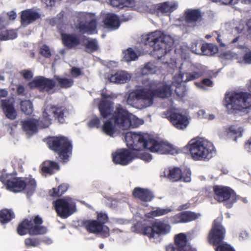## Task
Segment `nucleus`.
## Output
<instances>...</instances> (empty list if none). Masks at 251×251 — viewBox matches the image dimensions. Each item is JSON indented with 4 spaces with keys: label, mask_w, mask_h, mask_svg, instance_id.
Returning <instances> with one entry per match:
<instances>
[{
    "label": "nucleus",
    "mask_w": 251,
    "mask_h": 251,
    "mask_svg": "<svg viewBox=\"0 0 251 251\" xmlns=\"http://www.w3.org/2000/svg\"><path fill=\"white\" fill-rule=\"evenodd\" d=\"M99 109L103 118H108L103 124L102 130L104 133L113 137L116 127L127 130L130 127H137L144 123V121L129 113L120 104L113 111V103L109 100H102L99 104Z\"/></svg>",
    "instance_id": "f257e3e1"
},
{
    "label": "nucleus",
    "mask_w": 251,
    "mask_h": 251,
    "mask_svg": "<svg viewBox=\"0 0 251 251\" xmlns=\"http://www.w3.org/2000/svg\"><path fill=\"white\" fill-rule=\"evenodd\" d=\"M157 85L154 81L145 78L142 88L129 93L127 103L137 108H143L152 104L154 96L165 98L171 96L172 90L169 85L163 84L156 88Z\"/></svg>",
    "instance_id": "f03ea898"
},
{
    "label": "nucleus",
    "mask_w": 251,
    "mask_h": 251,
    "mask_svg": "<svg viewBox=\"0 0 251 251\" xmlns=\"http://www.w3.org/2000/svg\"><path fill=\"white\" fill-rule=\"evenodd\" d=\"M125 139L127 147L133 151L147 149L151 152L159 154L173 153L170 145L151 139L146 133L127 132Z\"/></svg>",
    "instance_id": "7ed1b4c3"
},
{
    "label": "nucleus",
    "mask_w": 251,
    "mask_h": 251,
    "mask_svg": "<svg viewBox=\"0 0 251 251\" xmlns=\"http://www.w3.org/2000/svg\"><path fill=\"white\" fill-rule=\"evenodd\" d=\"M67 114V110L63 107L49 105L46 106L43 112L42 120L38 121L30 119L25 121L23 122V128L27 134H33L37 132L38 126L41 127H48L51 124L52 118H57L60 123H63Z\"/></svg>",
    "instance_id": "20e7f679"
},
{
    "label": "nucleus",
    "mask_w": 251,
    "mask_h": 251,
    "mask_svg": "<svg viewBox=\"0 0 251 251\" xmlns=\"http://www.w3.org/2000/svg\"><path fill=\"white\" fill-rule=\"evenodd\" d=\"M142 42L153 48V54L160 59L171 50L174 43L173 38L164 31L156 30L143 36Z\"/></svg>",
    "instance_id": "39448f33"
},
{
    "label": "nucleus",
    "mask_w": 251,
    "mask_h": 251,
    "mask_svg": "<svg viewBox=\"0 0 251 251\" xmlns=\"http://www.w3.org/2000/svg\"><path fill=\"white\" fill-rule=\"evenodd\" d=\"M226 105L228 113H248L251 109V94L247 92L229 93L225 96Z\"/></svg>",
    "instance_id": "423d86ee"
},
{
    "label": "nucleus",
    "mask_w": 251,
    "mask_h": 251,
    "mask_svg": "<svg viewBox=\"0 0 251 251\" xmlns=\"http://www.w3.org/2000/svg\"><path fill=\"white\" fill-rule=\"evenodd\" d=\"M0 181L11 192L17 193L25 189L28 197L32 195L36 187V183L34 179H30L25 182L12 174L2 173L0 176Z\"/></svg>",
    "instance_id": "0eeeda50"
},
{
    "label": "nucleus",
    "mask_w": 251,
    "mask_h": 251,
    "mask_svg": "<svg viewBox=\"0 0 251 251\" xmlns=\"http://www.w3.org/2000/svg\"><path fill=\"white\" fill-rule=\"evenodd\" d=\"M187 147L192 157L195 160H209L215 152L213 144L203 138L191 140Z\"/></svg>",
    "instance_id": "6e6552de"
},
{
    "label": "nucleus",
    "mask_w": 251,
    "mask_h": 251,
    "mask_svg": "<svg viewBox=\"0 0 251 251\" xmlns=\"http://www.w3.org/2000/svg\"><path fill=\"white\" fill-rule=\"evenodd\" d=\"M42 224V218L36 216L33 220H25L19 225L17 231L20 235H25L27 232L31 235L44 234L47 232V228Z\"/></svg>",
    "instance_id": "1a4fd4ad"
},
{
    "label": "nucleus",
    "mask_w": 251,
    "mask_h": 251,
    "mask_svg": "<svg viewBox=\"0 0 251 251\" xmlns=\"http://www.w3.org/2000/svg\"><path fill=\"white\" fill-rule=\"evenodd\" d=\"M48 145L52 150L59 152L61 160L64 162L68 160L72 153V145L67 138L63 136L52 138L48 141Z\"/></svg>",
    "instance_id": "9d476101"
},
{
    "label": "nucleus",
    "mask_w": 251,
    "mask_h": 251,
    "mask_svg": "<svg viewBox=\"0 0 251 251\" xmlns=\"http://www.w3.org/2000/svg\"><path fill=\"white\" fill-rule=\"evenodd\" d=\"M215 199L223 202L227 208H231L239 197L228 187L215 186L213 187Z\"/></svg>",
    "instance_id": "9b49d317"
},
{
    "label": "nucleus",
    "mask_w": 251,
    "mask_h": 251,
    "mask_svg": "<svg viewBox=\"0 0 251 251\" xmlns=\"http://www.w3.org/2000/svg\"><path fill=\"white\" fill-rule=\"evenodd\" d=\"M222 219L218 218L213 222L208 237L210 244L219 245L223 242L226 235V229L221 224Z\"/></svg>",
    "instance_id": "f8f14e48"
},
{
    "label": "nucleus",
    "mask_w": 251,
    "mask_h": 251,
    "mask_svg": "<svg viewBox=\"0 0 251 251\" xmlns=\"http://www.w3.org/2000/svg\"><path fill=\"white\" fill-rule=\"evenodd\" d=\"M53 203L57 214L61 218H66L76 211L75 203L69 197L59 199Z\"/></svg>",
    "instance_id": "ddd939ff"
},
{
    "label": "nucleus",
    "mask_w": 251,
    "mask_h": 251,
    "mask_svg": "<svg viewBox=\"0 0 251 251\" xmlns=\"http://www.w3.org/2000/svg\"><path fill=\"white\" fill-rule=\"evenodd\" d=\"M171 229V227L169 224L159 221L154 222L151 226L146 227L144 230V233L150 239H154L169 233Z\"/></svg>",
    "instance_id": "4468645a"
},
{
    "label": "nucleus",
    "mask_w": 251,
    "mask_h": 251,
    "mask_svg": "<svg viewBox=\"0 0 251 251\" xmlns=\"http://www.w3.org/2000/svg\"><path fill=\"white\" fill-rule=\"evenodd\" d=\"M174 245L166 247V251H196L190 245L187 244V237L184 233H180L175 237Z\"/></svg>",
    "instance_id": "2eb2a0df"
},
{
    "label": "nucleus",
    "mask_w": 251,
    "mask_h": 251,
    "mask_svg": "<svg viewBox=\"0 0 251 251\" xmlns=\"http://www.w3.org/2000/svg\"><path fill=\"white\" fill-rule=\"evenodd\" d=\"M185 63L181 64L179 67L178 73L175 75V83H182L193 80L199 78L202 75L201 72H194L192 73L187 72L184 66Z\"/></svg>",
    "instance_id": "dca6fc26"
},
{
    "label": "nucleus",
    "mask_w": 251,
    "mask_h": 251,
    "mask_svg": "<svg viewBox=\"0 0 251 251\" xmlns=\"http://www.w3.org/2000/svg\"><path fill=\"white\" fill-rule=\"evenodd\" d=\"M200 214L192 212L185 211L171 216L170 221L172 224H176L180 223H187L195 220L200 217Z\"/></svg>",
    "instance_id": "f3484780"
},
{
    "label": "nucleus",
    "mask_w": 251,
    "mask_h": 251,
    "mask_svg": "<svg viewBox=\"0 0 251 251\" xmlns=\"http://www.w3.org/2000/svg\"><path fill=\"white\" fill-rule=\"evenodd\" d=\"M87 230L93 233H101L104 237L109 236V228L99 223L97 221L93 220L87 222L85 224Z\"/></svg>",
    "instance_id": "a211bd4d"
},
{
    "label": "nucleus",
    "mask_w": 251,
    "mask_h": 251,
    "mask_svg": "<svg viewBox=\"0 0 251 251\" xmlns=\"http://www.w3.org/2000/svg\"><path fill=\"white\" fill-rule=\"evenodd\" d=\"M169 120L176 128L182 130L186 128L189 123L186 116L177 113L171 114Z\"/></svg>",
    "instance_id": "6ab92c4d"
},
{
    "label": "nucleus",
    "mask_w": 251,
    "mask_h": 251,
    "mask_svg": "<svg viewBox=\"0 0 251 251\" xmlns=\"http://www.w3.org/2000/svg\"><path fill=\"white\" fill-rule=\"evenodd\" d=\"M0 106L2 108L6 117L11 120H14L17 116V112L14 107V100L8 99L0 100Z\"/></svg>",
    "instance_id": "aec40b11"
},
{
    "label": "nucleus",
    "mask_w": 251,
    "mask_h": 251,
    "mask_svg": "<svg viewBox=\"0 0 251 251\" xmlns=\"http://www.w3.org/2000/svg\"><path fill=\"white\" fill-rule=\"evenodd\" d=\"M113 161L116 164L125 165L127 164L132 159L131 151L123 150L112 154Z\"/></svg>",
    "instance_id": "412c9836"
},
{
    "label": "nucleus",
    "mask_w": 251,
    "mask_h": 251,
    "mask_svg": "<svg viewBox=\"0 0 251 251\" xmlns=\"http://www.w3.org/2000/svg\"><path fill=\"white\" fill-rule=\"evenodd\" d=\"M40 18V14L33 10L23 11L21 15L22 25L26 26Z\"/></svg>",
    "instance_id": "4be33fe9"
},
{
    "label": "nucleus",
    "mask_w": 251,
    "mask_h": 251,
    "mask_svg": "<svg viewBox=\"0 0 251 251\" xmlns=\"http://www.w3.org/2000/svg\"><path fill=\"white\" fill-rule=\"evenodd\" d=\"M132 194L134 197L144 202L151 201L154 198V195L150 190L140 187L135 188Z\"/></svg>",
    "instance_id": "5701e85b"
},
{
    "label": "nucleus",
    "mask_w": 251,
    "mask_h": 251,
    "mask_svg": "<svg viewBox=\"0 0 251 251\" xmlns=\"http://www.w3.org/2000/svg\"><path fill=\"white\" fill-rule=\"evenodd\" d=\"M130 74L124 71H119L111 75L109 80L111 82L116 84H123L127 82L131 78Z\"/></svg>",
    "instance_id": "b1692460"
},
{
    "label": "nucleus",
    "mask_w": 251,
    "mask_h": 251,
    "mask_svg": "<svg viewBox=\"0 0 251 251\" xmlns=\"http://www.w3.org/2000/svg\"><path fill=\"white\" fill-rule=\"evenodd\" d=\"M103 22L105 27L110 30L117 29L120 25L119 19L114 14H107Z\"/></svg>",
    "instance_id": "393cba45"
},
{
    "label": "nucleus",
    "mask_w": 251,
    "mask_h": 251,
    "mask_svg": "<svg viewBox=\"0 0 251 251\" xmlns=\"http://www.w3.org/2000/svg\"><path fill=\"white\" fill-rule=\"evenodd\" d=\"M184 15L186 22L193 25L197 22L200 21L202 16L201 11L197 9H187L185 11Z\"/></svg>",
    "instance_id": "a878e982"
},
{
    "label": "nucleus",
    "mask_w": 251,
    "mask_h": 251,
    "mask_svg": "<svg viewBox=\"0 0 251 251\" xmlns=\"http://www.w3.org/2000/svg\"><path fill=\"white\" fill-rule=\"evenodd\" d=\"M62 42L68 48H72L79 44V40L75 35L69 34H61Z\"/></svg>",
    "instance_id": "bb28decb"
},
{
    "label": "nucleus",
    "mask_w": 251,
    "mask_h": 251,
    "mask_svg": "<svg viewBox=\"0 0 251 251\" xmlns=\"http://www.w3.org/2000/svg\"><path fill=\"white\" fill-rule=\"evenodd\" d=\"M110 3L113 7L120 9L125 7L132 8L135 6V0H110Z\"/></svg>",
    "instance_id": "cd10ccee"
},
{
    "label": "nucleus",
    "mask_w": 251,
    "mask_h": 251,
    "mask_svg": "<svg viewBox=\"0 0 251 251\" xmlns=\"http://www.w3.org/2000/svg\"><path fill=\"white\" fill-rule=\"evenodd\" d=\"M55 86V83L53 79L41 76L40 90L50 93Z\"/></svg>",
    "instance_id": "c85d7f7f"
},
{
    "label": "nucleus",
    "mask_w": 251,
    "mask_h": 251,
    "mask_svg": "<svg viewBox=\"0 0 251 251\" xmlns=\"http://www.w3.org/2000/svg\"><path fill=\"white\" fill-rule=\"evenodd\" d=\"M59 169V166L57 163L52 161H46L44 162L42 170L43 173L52 175L55 171Z\"/></svg>",
    "instance_id": "c756f323"
},
{
    "label": "nucleus",
    "mask_w": 251,
    "mask_h": 251,
    "mask_svg": "<svg viewBox=\"0 0 251 251\" xmlns=\"http://www.w3.org/2000/svg\"><path fill=\"white\" fill-rule=\"evenodd\" d=\"M97 22L95 19H92L90 22L84 24L80 23L79 29L82 33H93L96 28Z\"/></svg>",
    "instance_id": "7c9ffc66"
},
{
    "label": "nucleus",
    "mask_w": 251,
    "mask_h": 251,
    "mask_svg": "<svg viewBox=\"0 0 251 251\" xmlns=\"http://www.w3.org/2000/svg\"><path fill=\"white\" fill-rule=\"evenodd\" d=\"M54 79L57 81L58 86L62 88H68L74 84V80L72 78L54 75Z\"/></svg>",
    "instance_id": "2f4dec72"
},
{
    "label": "nucleus",
    "mask_w": 251,
    "mask_h": 251,
    "mask_svg": "<svg viewBox=\"0 0 251 251\" xmlns=\"http://www.w3.org/2000/svg\"><path fill=\"white\" fill-rule=\"evenodd\" d=\"M177 6V3L175 2H165L159 6L158 9L162 13H169L176 10Z\"/></svg>",
    "instance_id": "473e14b6"
},
{
    "label": "nucleus",
    "mask_w": 251,
    "mask_h": 251,
    "mask_svg": "<svg viewBox=\"0 0 251 251\" xmlns=\"http://www.w3.org/2000/svg\"><path fill=\"white\" fill-rule=\"evenodd\" d=\"M14 217V213L10 209H3L0 212V223L2 224L9 222Z\"/></svg>",
    "instance_id": "72a5a7b5"
},
{
    "label": "nucleus",
    "mask_w": 251,
    "mask_h": 251,
    "mask_svg": "<svg viewBox=\"0 0 251 251\" xmlns=\"http://www.w3.org/2000/svg\"><path fill=\"white\" fill-rule=\"evenodd\" d=\"M168 177L172 181L175 182L181 180L182 173L178 168H174L169 170Z\"/></svg>",
    "instance_id": "f704fd0d"
},
{
    "label": "nucleus",
    "mask_w": 251,
    "mask_h": 251,
    "mask_svg": "<svg viewBox=\"0 0 251 251\" xmlns=\"http://www.w3.org/2000/svg\"><path fill=\"white\" fill-rule=\"evenodd\" d=\"M227 56H230L232 59H237L241 64H251V51L245 53L243 58H239L237 54L232 53H227Z\"/></svg>",
    "instance_id": "c9c22d12"
},
{
    "label": "nucleus",
    "mask_w": 251,
    "mask_h": 251,
    "mask_svg": "<svg viewBox=\"0 0 251 251\" xmlns=\"http://www.w3.org/2000/svg\"><path fill=\"white\" fill-rule=\"evenodd\" d=\"M203 55L210 56L214 54L218 51V48L212 44H203L201 47Z\"/></svg>",
    "instance_id": "e433bc0d"
},
{
    "label": "nucleus",
    "mask_w": 251,
    "mask_h": 251,
    "mask_svg": "<svg viewBox=\"0 0 251 251\" xmlns=\"http://www.w3.org/2000/svg\"><path fill=\"white\" fill-rule=\"evenodd\" d=\"M1 31L2 36H6L5 38H2V37L0 35V40H12L17 38L18 34L16 30L11 29L7 30L6 28L4 29H0Z\"/></svg>",
    "instance_id": "4c0bfd02"
},
{
    "label": "nucleus",
    "mask_w": 251,
    "mask_h": 251,
    "mask_svg": "<svg viewBox=\"0 0 251 251\" xmlns=\"http://www.w3.org/2000/svg\"><path fill=\"white\" fill-rule=\"evenodd\" d=\"M172 211L170 208H158L156 209L151 211L148 214L149 218H153L155 217L161 216L168 214Z\"/></svg>",
    "instance_id": "58836bf2"
},
{
    "label": "nucleus",
    "mask_w": 251,
    "mask_h": 251,
    "mask_svg": "<svg viewBox=\"0 0 251 251\" xmlns=\"http://www.w3.org/2000/svg\"><path fill=\"white\" fill-rule=\"evenodd\" d=\"M181 83L176 82L175 83V76H174L172 84L173 86L176 87L175 92L178 96L183 97L186 94V89L184 86L181 85Z\"/></svg>",
    "instance_id": "ea45409f"
},
{
    "label": "nucleus",
    "mask_w": 251,
    "mask_h": 251,
    "mask_svg": "<svg viewBox=\"0 0 251 251\" xmlns=\"http://www.w3.org/2000/svg\"><path fill=\"white\" fill-rule=\"evenodd\" d=\"M21 110L26 115H30L33 111L31 102L30 100H23L21 102Z\"/></svg>",
    "instance_id": "a19ab883"
},
{
    "label": "nucleus",
    "mask_w": 251,
    "mask_h": 251,
    "mask_svg": "<svg viewBox=\"0 0 251 251\" xmlns=\"http://www.w3.org/2000/svg\"><path fill=\"white\" fill-rule=\"evenodd\" d=\"M68 185L67 184L60 185L57 188H53L50 192L52 196H60L68 189Z\"/></svg>",
    "instance_id": "79ce46f5"
},
{
    "label": "nucleus",
    "mask_w": 251,
    "mask_h": 251,
    "mask_svg": "<svg viewBox=\"0 0 251 251\" xmlns=\"http://www.w3.org/2000/svg\"><path fill=\"white\" fill-rule=\"evenodd\" d=\"M124 60L126 62L135 60L138 56L135 52L131 48H129L124 52Z\"/></svg>",
    "instance_id": "37998d69"
},
{
    "label": "nucleus",
    "mask_w": 251,
    "mask_h": 251,
    "mask_svg": "<svg viewBox=\"0 0 251 251\" xmlns=\"http://www.w3.org/2000/svg\"><path fill=\"white\" fill-rule=\"evenodd\" d=\"M155 65L153 63L149 62L147 63L142 69L141 73L143 75L152 74L155 73Z\"/></svg>",
    "instance_id": "c03bdc74"
},
{
    "label": "nucleus",
    "mask_w": 251,
    "mask_h": 251,
    "mask_svg": "<svg viewBox=\"0 0 251 251\" xmlns=\"http://www.w3.org/2000/svg\"><path fill=\"white\" fill-rule=\"evenodd\" d=\"M41 243V240L38 238L29 237L25 240V245L27 247H36Z\"/></svg>",
    "instance_id": "a18cd8bd"
},
{
    "label": "nucleus",
    "mask_w": 251,
    "mask_h": 251,
    "mask_svg": "<svg viewBox=\"0 0 251 251\" xmlns=\"http://www.w3.org/2000/svg\"><path fill=\"white\" fill-rule=\"evenodd\" d=\"M99 48L97 40L91 39L88 41L86 46V50L88 52L96 51Z\"/></svg>",
    "instance_id": "49530a36"
},
{
    "label": "nucleus",
    "mask_w": 251,
    "mask_h": 251,
    "mask_svg": "<svg viewBox=\"0 0 251 251\" xmlns=\"http://www.w3.org/2000/svg\"><path fill=\"white\" fill-rule=\"evenodd\" d=\"M228 133L235 135L234 139L235 141H236L237 137H239L242 136L241 128L234 126H231L229 127Z\"/></svg>",
    "instance_id": "de8ad7c7"
},
{
    "label": "nucleus",
    "mask_w": 251,
    "mask_h": 251,
    "mask_svg": "<svg viewBox=\"0 0 251 251\" xmlns=\"http://www.w3.org/2000/svg\"><path fill=\"white\" fill-rule=\"evenodd\" d=\"M216 251H235L228 244L222 243L216 248Z\"/></svg>",
    "instance_id": "09e8293b"
},
{
    "label": "nucleus",
    "mask_w": 251,
    "mask_h": 251,
    "mask_svg": "<svg viewBox=\"0 0 251 251\" xmlns=\"http://www.w3.org/2000/svg\"><path fill=\"white\" fill-rule=\"evenodd\" d=\"M40 53L45 57L48 58L51 56L50 50L48 46L46 45H43L40 48Z\"/></svg>",
    "instance_id": "8fccbe9b"
},
{
    "label": "nucleus",
    "mask_w": 251,
    "mask_h": 251,
    "mask_svg": "<svg viewBox=\"0 0 251 251\" xmlns=\"http://www.w3.org/2000/svg\"><path fill=\"white\" fill-rule=\"evenodd\" d=\"M17 17L16 13L14 11H11L8 12H3L2 13V18H6L7 19H8L9 21L10 20H14Z\"/></svg>",
    "instance_id": "3c124183"
},
{
    "label": "nucleus",
    "mask_w": 251,
    "mask_h": 251,
    "mask_svg": "<svg viewBox=\"0 0 251 251\" xmlns=\"http://www.w3.org/2000/svg\"><path fill=\"white\" fill-rule=\"evenodd\" d=\"M41 76L34 78L31 82L28 83V86L31 88L38 87L40 89Z\"/></svg>",
    "instance_id": "603ef678"
},
{
    "label": "nucleus",
    "mask_w": 251,
    "mask_h": 251,
    "mask_svg": "<svg viewBox=\"0 0 251 251\" xmlns=\"http://www.w3.org/2000/svg\"><path fill=\"white\" fill-rule=\"evenodd\" d=\"M191 172L189 170H185L182 174V178L181 179L184 182H189L191 180Z\"/></svg>",
    "instance_id": "864d4df0"
},
{
    "label": "nucleus",
    "mask_w": 251,
    "mask_h": 251,
    "mask_svg": "<svg viewBox=\"0 0 251 251\" xmlns=\"http://www.w3.org/2000/svg\"><path fill=\"white\" fill-rule=\"evenodd\" d=\"M100 125V120L99 118L95 117L88 123L90 127H99Z\"/></svg>",
    "instance_id": "5fc2aeb1"
},
{
    "label": "nucleus",
    "mask_w": 251,
    "mask_h": 251,
    "mask_svg": "<svg viewBox=\"0 0 251 251\" xmlns=\"http://www.w3.org/2000/svg\"><path fill=\"white\" fill-rule=\"evenodd\" d=\"M108 217L106 214L102 213H100L98 215L97 221L99 223H101L103 225L107 221Z\"/></svg>",
    "instance_id": "6e6d98bb"
},
{
    "label": "nucleus",
    "mask_w": 251,
    "mask_h": 251,
    "mask_svg": "<svg viewBox=\"0 0 251 251\" xmlns=\"http://www.w3.org/2000/svg\"><path fill=\"white\" fill-rule=\"evenodd\" d=\"M21 75L25 79L28 80L33 77L32 73L28 70H23L21 72Z\"/></svg>",
    "instance_id": "4d7b16f0"
},
{
    "label": "nucleus",
    "mask_w": 251,
    "mask_h": 251,
    "mask_svg": "<svg viewBox=\"0 0 251 251\" xmlns=\"http://www.w3.org/2000/svg\"><path fill=\"white\" fill-rule=\"evenodd\" d=\"M211 1L215 2H221L223 4H235L237 3L236 0H211Z\"/></svg>",
    "instance_id": "13d9d810"
},
{
    "label": "nucleus",
    "mask_w": 251,
    "mask_h": 251,
    "mask_svg": "<svg viewBox=\"0 0 251 251\" xmlns=\"http://www.w3.org/2000/svg\"><path fill=\"white\" fill-rule=\"evenodd\" d=\"M225 35L224 34H218L217 40L221 47H225L226 46V44L223 42V41H225Z\"/></svg>",
    "instance_id": "bf43d9fd"
},
{
    "label": "nucleus",
    "mask_w": 251,
    "mask_h": 251,
    "mask_svg": "<svg viewBox=\"0 0 251 251\" xmlns=\"http://www.w3.org/2000/svg\"><path fill=\"white\" fill-rule=\"evenodd\" d=\"M239 39L240 37L237 36L233 39L229 44L231 45H235V46L239 49H244L245 48L244 45H240L239 44H236V43L239 41Z\"/></svg>",
    "instance_id": "052dcab7"
},
{
    "label": "nucleus",
    "mask_w": 251,
    "mask_h": 251,
    "mask_svg": "<svg viewBox=\"0 0 251 251\" xmlns=\"http://www.w3.org/2000/svg\"><path fill=\"white\" fill-rule=\"evenodd\" d=\"M71 73L73 76L76 77L81 75V72L79 68L74 67L71 69Z\"/></svg>",
    "instance_id": "680f3d73"
},
{
    "label": "nucleus",
    "mask_w": 251,
    "mask_h": 251,
    "mask_svg": "<svg viewBox=\"0 0 251 251\" xmlns=\"http://www.w3.org/2000/svg\"><path fill=\"white\" fill-rule=\"evenodd\" d=\"M208 114L206 113L205 110L201 109L198 112V116L199 118L206 119Z\"/></svg>",
    "instance_id": "e2e57ef3"
},
{
    "label": "nucleus",
    "mask_w": 251,
    "mask_h": 251,
    "mask_svg": "<svg viewBox=\"0 0 251 251\" xmlns=\"http://www.w3.org/2000/svg\"><path fill=\"white\" fill-rule=\"evenodd\" d=\"M245 148L248 152H251V138L246 143Z\"/></svg>",
    "instance_id": "0e129e2a"
},
{
    "label": "nucleus",
    "mask_w": 251,
    "mask_h": 251,
    "mask_svg": "<svg viewBox=\"0 0 251 251\" xmlns=\"http://www.w3.org/2000/svg\"><path fill=\"white\" fill-rule=\"evenodd\" d=\"M202 83L207 86H211L213 83L212 81L209 78L203 79L202 80Z\"/></svg>",
    "instance_id": "69168bd1"
},
{
    "label": "nucleus",
    "mask_w": 251,
    "mask_h": 251,
    "mask_svg": "<svg viewBox=\"0 0 251 251\" xmlns=\"http://www.w3.org/2000/svg\"><path fill=\"white\" fill-rule=\"evenodd\" d=\"M8 95L7 91L4 89H0V98L6 97Z\"/></svg>",
    "instance_id": "338daca9"
},
{
    "label": "nucleus",
    "mask_w": 251,
    "mask_h": 251,
    "mask_svg": "<svg viewBox=\"0 0 251 251\" xmlns=\"http://www.w3.org/2000/svg\"><path fill=\"white\" fill-rule=\"evenodd\" d=\"M25 91L24 87L22 85L18 86L17 88V93L19 95L22 94Z\"/></svg>",
    "instance_id": "774afa93"
}]
</instances>
